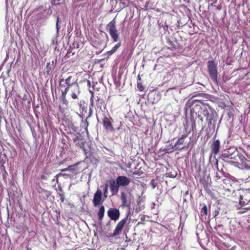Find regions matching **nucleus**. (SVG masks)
<instances>
[{"label":"nucleus","instance_id":"1","mask_svg":"<svg viewBox=\"0 0 250 250\" xmlns=\"http://www.w3.org/2000/svg\"><path fill=\"white\" fill-rule=\"evenodd\" d=\"M196 103H200L204 105H205L201 100H195L194 102L192 104V106L190 109L191 113H197V111L199 112V110H201L202 111L201 113L206 117V121L208 122V126L209 127L212 124V121H214V114L213 111L212 110V108L210 107H209V108H208L206 107H204L203 108H202L201 105L198 104H195Z\"/></svg>","mask_w":250,"mask_h":250},{"label":"nucleus","instance_id":"2","mask_svg":"<svg viewBox=\"0 0 250 250\" xmlns=\"http://www.w3.org/2000/svg\"><path fill=\"white\" fill-rule=\"evenodd\" d=\"M208 69L209 75L214 83L218 85V72L217 69V64L213 60L208 61Z\"/></svg>","mask_w":250,"mask_h":250},{"label":"nucleus","instance_id":"3","mask_svg":"<svg viewBox=\"0 0 250 250\" xmlns=\"http://www.w3.org/2000/svg\"><path fill=\"white\" fill-rule=\"evenodd\" d=\"M116 21L114 19L112 21L109 22L106 26V28L110 34L113 41L117 42L119 40V33L116 26Z\"/></svg>","mask_w":250,"mask_h":250},{"label":"nucleus","instance_id":"4","mask_svg":"<svg viewBox=\"0 0 250 250\" xmlns=\"http://www.w3.org/2000/svg\"><path fill=\"white\" fill-rule=\"evenodd\" d=\"M64 91H66L67 94L68 92H70L71 97L73 99H78V97L80 94V88L78 84H74L70 87H66Z\"/></svg>","mask_w":250,"mask_h":250},{"label":"nucleus","instance_id":"5","mask_svg":"<svg viewBox=\"0 0 250 250\" xmlns=\"http://www.w3.org/2000/svg\"><path fill=\"white\" fill-rule=\"evenodd\" d=\"M112 118L109 116L104 115L102 119L103 125L104 128L107 132H114L115 129L112 124Z\"/></svg>","mask_w":250,"mask_h":250},{"label":"nucleus","instance_id":"6","mask_svg":"<svg viewBox=\"0 0 250 250\" xmlns=\"http://www.w3.org/2000/svg\"><path fill=\"white\" fill-rule=\"evenodd\" d=\"M187 137L186 134H182L181 138H179L175 143L173 148L175 149L182 150L186 147V142L185 141V139Z\"/></svg>","mask_w":250,"mask_h":250},{"label":"nucleus","instance_id":"7","mask_svg":"<svg viewBox=\"0 0 250 250\" xmlns=\"http://www.w3.org/2000/svg\"><path fill=\"white\" fill-rule=\"evenodd\" d=\"M81 163V162H79L74 165L69 166L67 168L61 169V171H65L68 170L71 172L74 175L76 176L82 171V169L79 167V165Z\"/></svg>","mask_w":250,"mask_h":250},{"label":"nucleus","instance_id":"8","mask_svg":"<svg viewBox=\"0 0 250 250\" xmlns=\"http://www.w3.org/2000/svg\"><path fill=\"white\" fill-rule=\"evenodd\" d=\"M127 221L126 218H124L119 221L118 223L117 224L116 228L115 230H114V232L113 234H112V236L115 237L117 235H119L122 232V229L126 223Z\"/></svg>","mask_w":250,"mask_h":250},{"label":"nucleus","instance_id":"9","mask_svg":"<svg viewBox=\"0 0 250 250\" xmlns=\"http://www.w3.org/2000/svg\"><path fill=\"white\" fill-rule=\"evenodd\" d=\"M107 215L111 220L117 221L120 217V210L115 208H110L107 211Z\"/></svg>","mask_w":250,"mask_h":250},{"label":"nucleus","instance_id":"10","mask_svg":"<svg viewBox=\"0 0 250 250\" xmlns=\"http://www.w3.org/2000/svg\"><path fill=\"white\" fill-rule=\"evenodd\" d=\"M102 193L100 189H98L94 195L93 204L94 207H97L101 204Z\"/></svg>","mask_w":250,"mask_h":250},{"label":"nucleus","instance_id":"11","mask_svg":"<svg viewBox=\"0 0 250 250\" xmlns=\"http://www.w3.org/2000/svg\"><path fill=\"white\" fill-rule=\"evenodd\" d=\"M116 181L120 187H126L129 185L131 181L125 176H119L116 178Z\"/></svg>","mask_w":250,"mask_h":250},{"label":"nucleus","instance_id":"12","mask_svg":"<svg viewBox=\"0 0 250 250\" xmlns=\"http://www.w3.org/2000/svg\"><path fill=\"white\" fill-rule=\"evenodd\" d=\"M66 94H67L66 93V91H63L62 92L61 100L62 103V104H64L65 106L62 107V105L59 106V111L61 113H63L64 111V109L68 107V101L66 99Z\"/></svg>","mask_w":250,"mask_h":250},{"label":"nucleus","instance_id":"13","mask_svg":"<svg viewBox=\"0 0 250 250\" xmlns=\"http://www.w3.org/2000/svg\"><path fill=\"white\" fill-rule=\"evenodd\" d=\"M210 148L212 151V153L214 155H216L219 152L220 148V141L217 139L214 140L210 146Z\"/></svg>","mask_w":250,"mask_h":250},{"label":"nucleus","instance_id":"14","mask_svg":"<svg viewBox=\"0 0 250 250\" xmlns=\"http://www.w3.org/2000/svg\"><path fill=\"white\" fill-rule=\"evenodd\" d=\"M120 188V186L118 184V182L116 181H110V189L112 195H116Z\"/></svg>","mask_w":250,"mask_h":250},{"label":"nucleus","instance_id":"15","mask_svg":"<svg viewBox=\"0 0 250 250\" xmlns=\"http://www.w3.org/2000/svg\"><path fill=\"white\" fill-rule=\"evenodd\" d=\"M235 156L237 159V161L239 160L246 169H250V166L246 164L247 160L243 155L239 154L238 151H236Z\"/></svg>","mask_w":250,"mask_h":250},{"label":"nucleus","instance_id":"16","mask_svg":"<svg viewBox=\"0 0 250 250\" xmlns=\"http://www.w3.org/2000/svg\"><path fill=\"white\" fill-rule=\"evenodd\" d=\"M72 79V77L71 76H69L67 79L65 80L63 79H61L59 82V85L61 86V83L65 81V84L67 85V87H70L73 84H77V83H75L74 81H71V79Z\"/></svg>","mask_w":250,"mask_h":250},{"label":"nucleus","instance_id":"17","mask_svg":"<svg viewBox=\"0 0 250 250\" xmlns=\"http://www.w3.org/2000/svg\"><path fill=\"white\" fill-rule=\"evenodd\" d=\"M105 208L104 206L102 205L99 208V209L97 212V216L98 220L100 222H102L104 214Z\"/></svg>","mask_w":250,"mask_h":250},{"label":"nucleus","instance_id":"18","mask_svg":"<svg viewBox=\"0 0 250 250\" xmlns=\"http://www.w3.org/2000/svg\"><path fill=\"white\" fill-rule=\"evenodd\" d=\"M121 199L122 201V206L123 207H127L129 206V204L128 203L126 196L125 192H122L121 195Z\"/></svg>","mask_w":250,"mask_h":250},{"label":"nucleus","instance_id":"19","mask_svg":"<svg viewBox=\"0 0 250 250\" xmlns=\"http://www.w3.org/2000/svg\"><path fill=\"white\" fill-rule=\"evenodd\" d=\"M235 152L230 153L229 151L222 154V157L223 158H230V159H233L234 160H237L235 157Z\"/></svg>","mask_w":250,"mask_h":250},{"label":"nucleus","instance_id":"20","mask_svg":"<svg viewBox=\"0 0 250 250\" xmlns=\"http://www.w3.org/2000/svg\"><path fill=\"white\" fill-rule=\"evenodd\" d=\"M54 61L51 62V63L50 62H47L46 66V73L47 75L51 74L52 70L53 69L52 65H54Z\"/></svg>","mask_w":250,"mask_h":250},{"label":"nucleus","instance_id":"21","mask_svg":"<svg viewBox=\"0 0 250 250\" xmlns=\"http://www.w3.org/2000/svg\"><path fill=\"white\" fill-rule=\"evenodd\" d=\"M41 197L44 199H47L50 195L51 192L44 189H42L40 191Z\"/></svg>","mask_w":250,"mask_h":250},{"label":"nucleus","instance_id":"22","mask_svg":"<svg viewBox=\"0 0 250 250\" xmlns=\"http://www.w3.org/2000/svg\"><path fill=\"white\" fill-rule=\"evenodd\" d=\"M121 46V42H120L117 43L113 47H112L110 50L107 51L106 54L108 55H111L114 53H115Z\"/></svg>","mask_w":250,"mask_h":250},{"label":"nucleus","instance_id":"23","mask_svg":"<svg viewBox=\"0 0 250 250\" xmlns=\"http://www.w3.org/2000/svg\"><path fill=\"white\" fill-rule=\"evenodd\" d=\"M90 93H91V97L90 99V105L89 106V110L90 112H92V107L94 106V93L92 91L90 90Z\"/></svg>","mask_w":250,"mask_h":250},{"label":"nucleus","instance_id":"24","mask_svg":"<svg viewBox=\"0 0 250 250\" xmlns=\"http://www.w3.org/2000/svg\"><path fill=\"white\" fill-rule=\"evenodd\" d=\"M65 0H52L51 4L54 5H61L65 3Z\"/></svg>","mask_w":250,"mask_h":250},{"label":"nucleus","instance_id":"25","mask_svg":"<svg viewBox=\"0 0 250 250\" xmlns=\"http://www.w3.org/2000/svg\"><path fill=\"white\" fill-rule=\"evenodd\" d=\"M166 176L167 177H169V178H175L177 175V172L175 171H168L167 172L166 174Z\"/></svg>","mask_w":250,"mask_h":250},{"label":"nucleus","instance_id":"26","mask_svg":"<svg viewBox=\"0 0 250 250\" xmlns=\"http://www.w3.org/2000/svg\"><path fill=\"white\" fill-rule=\"evenodd\" d=\"M208 214V208L207 206L206 205H204V206L202 208L201 210V215H204L207 216Z\"/></svg>","mask_w":250,"mask_h":250},{"label":"nucleus","instance_id":"27","mask_svg":"<svg viewBox=\"0 0 250 250\" xmlns=\"http://www.w3.org/2000/svg\"><path fill=\"white\" fill-rule=\"evenodd\" d=\"M184 130L185 132L183 134H186V136L188 137V134L190 132V129L187 123L184 125Z\"/></svg>","mask_w":250,"mask_h":250},{"label":"nucleus","instance_id":"28","mask_svg":"<svg viewBox=\"0 0 250 250\" xmlns=\"http://www.w3.org/2000/svg\"><path fill=\"white\" fill-rule=\"evenodd\" d=\"M81 134L80 133H77L74 134V137L73 138V141L74 143L80 139Z\"/></svg>","mask_w":250,"mask_h":250},{"label":"nucleus","instance_id":"29","mask_svg":"<svg viewBox=\"0 0 250 250\" xmlns=\"http://www.w3.org/2000/svg\"><path fill=\"white\" fill-rule=\"evenodd\" d=\"M108 185L106 184L104 188V195L105 198L107 196Z\"/></svg>","mask_w":250,"mask_h":250},{"label":"nucleus","instance_id":"30","mask_svg":"<svg viewBox=\"0 0 250 250\" xmlns=\"http://www.w3.org/2000/svg\"><path fill=\"white\" fill-rule=\"evenodd\" d=\"M167 43L170 46L169 47L171 48V50L173 49H176V45L174 44L173 42H172L171 41L169 40L167 42Z\"/></svg>","mask_w":250,"mask_h":250},{"label":"nucleus","instance_id":"31","mask_svg":"<svg viewBox=\"0 0 250 250\" xmlns=\"http://www.w3.org/2000/svg\"><path fill=\"white\" fill-rule=\"evenodd\" d=\"M83 124H84V128H85V130L87 133V134L88 133V126L89 125V123L86 119L85 120L84 123H83Z\"/></svg>","mask_w":250,"mask_h":250},{"label":"nucleus","instance_id":"32","mask_svg":"<svg viewBox=\"0 0 250 250\" xmlns=\"http://www.w3.org/2000/svg\"><path fill=\"white\" fill-rule=\"evenodd\" d=\"M137 88L139 91H143L144 89V86L140 83H137Z\"/></svg>","mask_w":250,"mask_h":250},{"label":"nucleus","instance_id":"33","mask_svg":"<svg viewBox=\"0 0 250 250\" xmlns=\"http://www.w3.org/2000/svg\"><path fill=\"white\" fill-rule=\"evenodd\" d=\"M59 197H60V199L61 200V202L62 203H63L64 201V196L63 194H62L61 193H58Z\"/></svg>","mask_w":250,"mask_h":250},{"label":"nucleus","instance_id":"34","mask_svg":"<svg viewBox=\"0 0 250 250\" xmlns=\"http://www.w3.org/2000/svg\"><path fill=\"white\" fill-rule=\"evenodd\" d=\"M60 18L59 17H57V21H56V29H57V32H58L59 29H60V27H59V22L60 21Z\"/></svg>","mask_w":250,"mask_h":250},{"label":"nucleus","instance_id":"35","mask_svg":"<svg viewBox=\"0 0 250 250\" xmlns=\"http://www.w3.org/2000/svg\"><path fill=\"white\" fill-rule=\"evenodd\" d=\"M62 175L64 177H69L71 178V175L69 174H66V173H59L56 175V176Z\"/></svg>","mask_w":250,"mask_h":250},{"label":"nucleus","instance_id":"36","mask_svg":"<svg viewBox=\"0 0 250 250\" xmlns=\"http://www.w3.org/2000/svg\"><path fill=\"white\" fill-rule=\"evenodd\" d=\"M97 102H98V103H97V104H98V106L99 107H100V106L101 107V105H102V103H103V100H102H102H100V99H98V100H97Z\"/></svg>","mask_w":250,"mask_h":250},{"label":"nucleus","instance_id":"37","mask_svg":"<svg viewBox=\"0 0 250 250\" xmlns=\"http://www.w3.org/2000/svg\"><path fill=\"white\" fill-rule=\"evenodd\" d=\"M84 144L85 143L83 142H82V143L78 142L77 144V145L81 148H84Z\"/></svg>","mask_w":250,"mask_h":250},{"label":"nucleus","instance_id":"38","mask_svg":"<svg viewBox=\"0 0 250 250\" xmlns=\"http://www.w3.org/2000/svg\"><path fill=\"white\" fill-rule=\"evenodd\" d=\"M151 185L153 187V188H154L156 187V185H155V180L152 179L150 182Z\"/></svg>","mask_w":250,"mask_h":250},{"label":"nucleus","instance_id":"39","mask_svg":"<svg viewBox=\"0 0 250 250\" xmlns=\"http://www.w3.org/2000/svg\"><path fill=\"white\" fill-rule=\"evenodd\" d=\"M198 118L202 122L203 121V118L201 115L198 114Z\"/></svg>","mask_w":250,"mask_h":250},{"label":"nucleus","instance_id":"40","mask_svg":"<svg viewBox=\"0 0 250 250\" xmlns=\"http://www.w3.org/2000/svg\"><path fill=\"white\" fill-rule=\"evenodd\" d=\"M215 177L216 178V180L220 179V176L219 175V174L217 172L216 173Z\"/></svg>","mask_w":250,"mask_h":250},{"label":"nucleus","instance_id":"41","mask_svg":"<svg viewBox=\"0 0 250 250\" xmlns=\"http://www.w3.org/2000/svg\"><path fill=\"white\" fill-rule=\"evenodd\" d=\"M191 127H192V130L195 127V121H193V122Z\"/></svg>","mask_w":250,"mask_h":250},{"label":"nucleus","instance_id":"42","mask_svg":"<svg viewBox=\"0 0 250 250\" xmlns=\"http://www.w3.org/2000/svg\"><path fill=\"white\" fill-rule=\"evenodd\" d=\"M132 175H139V173L137 171H135L132 172Z\"/></svg>","mask_w":250,"mask_h":250},{"label":"nucleus","instance_id":"43","mask_svg":"<svg viewBox=\"0 0 250 250\" xmlns=\"http://www.w3.org/2000/svg\"><path fill=\"white\" fill-rule=\"evenodd\" d=\"M43 173L45 174H48V172L46 171V168H44Z\"/></svg>","mask_w":250,"mask_h":250},{"label":"nucleus","instance_id":"44","mask_svg":"<svg viewBox=\"0 0 250 250\" xmlns=\"http://www.w3.org/2000/svg\"><path fill=\"white\" fill-rule=\"evenodd\" d=\"M26 100V95H24L22 98V100L23 101H25Z\"/></svg>","mask_w":250,"mask_h":250},{"label":"nucleus","instance_id":"45","mask_svg":"<svg viewBox=\"0 0 250 250\" xmlns=\"http://www.w3.org/2000/svg\"><path fill=\"white\" fill-rule=\"evenodd\" d=\"M41 178H42V179H46V177H45V176L44 175H42V176H41Z\"/></svg>","mask_w":250,"mask_h":250},{"label":"nucleus","instance_id":"46","mask_svg":"<svg viewBox=\"0 0 250 250\" xmlns=\"http://www.w3.org/2000/svg\"><path fill=\"white\" fill-rule=\"evenodd\" d=\"M58 190L60 191V192H62V188L61 187H58Z\"/></svg>","mask_w":250,"mask_h":250},{"label":"nucleus","instance_id":"47","mask_svg":"<svg viewBox=\"0 0 250 250\" xmlns=\"http://www.w3.org/2000/svg\"><path fill=\"white\" fill-rule=\"evenodd\" d=\"M145 217L144 216L141 217V221H144L145 220Z\"/></svg>","mask_w":250,"mask_h":250},{"label":"nucleus","instance_id":"48","mask_svg":"<svg viewBox=\"0 0 250 250\" xmlns=\"http://www.w3.org/2000/svg\"><path fill=\"white\" fill-rule=\"evenodd\" d=\"M120 124H121L120 126L117 128V129H118V130H119V129H120V127H121V124H122L121 122H120Z\"/></svg>","mask_w":250,"mask_h":250},{"label":"nucleus","instance_id":"49","mask_svg":"<svg viewBox=\"0 0 250 250\" xmlns=\"http://www.w3.org/2000/svg\"><path fill=\"white\" fill-rule=\"evenodd\" d=\"M87 83L88 84H90V82L89 81H88Z\"/></svg>","mask_w":250,"mask_h":250},{"label":"nucleus","instance_id":"50","mask_svg":"<svg viewBox=\"0 0 250 250\" xmlns=\"http://www.w3.org/2000/svg\"><path fill=\"white\" fill-rule=\"evenodd\" d=\"M92 112H91L89 110V116H90V114H91Z\"/></svg>","mask_w":250,"mask_h":250},{"label":"nucleus","instance_id":"51","mask_svg":"<svg viewBox=\"0 0 250 250\" xmlns=\"http://www.w3.org/2000/svg\"><path fill=\"white\" fill-rule=\"evenodd\" d=\"M138 79H139V80H140V79H140V76H138Z\"/></svg>","mask_w":250,"mask_h":250},{"label":"nucleus","instance_id":"52","mask_svg":"<svg viewBox=\"0 0 250 250\" xmlns=\"http://www.w3.org/2000/svg\"><path fill=\"white\" fill-rule=\"evenodd\" d=\"M2 167H3L4 169H5V167L3 165H2Z\"/></svg>","mask_w":250,"mask_h":250},{"label":"nucleus","instance_id":"53","mask_svg":"<svg viewBox=\"0 0 250 250\" xmlns=\"http://www.w3.org/2000/svg\"><path fill=\"white\" fill-rule=\"evenodd\" d=\"M216 165H218V161H216Z\"/></svg>","mask_w":250,"mask_h":250},{"label":"nucleus","instance_id":"54","mask_svg":"<svg viewBox=\"0 0 250 250\" xmlns=\"http://www.w3.org/2000/svg\"><path fill=\"white\" fill-rule=\"evenodd\" d=\"M13 90H14V87H12V91H13Z\"/></svg>","mask_w":250,"mask_h":250},{"label":"nucleus","instance_id":"55","mask_svg":"<svg viewBox=\"0 0 250 250\" xmlns=\"http://www.w3.org/2000/svg\"><path fill=\"white\" fill-rule=\"evenodd\" d=\"M207 106H208V107H209L208 104H207Z\"/></svg>","mask_w":250,"mask_h":250},{"label":"nucleus","instance_id":"56","mask_svg":"<svg viewBox=\"0 0 250 250\" xmlns=\"http://www.w3.org/2000/svg\"><path fill=\"white\" fill-rule=\"evenodd\" d=\"M207 106H208V107H209L208 104H207Z\"/></svg>","mask_w":250,"mask_h":250}]
</instances>
